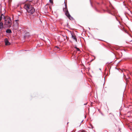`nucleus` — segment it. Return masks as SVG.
I'll return each mask as SVG.
<instances>
[{
  "label": "nucleus",
  "instance_id": "4468645a",
  "mask_svg": "<svg viewBox=\"0 0 132 132\" xmlns=\"http://www.w3.org/2000/svg\"><path fill=\"white\" fill-rule=\"evenodd\" d=\"M74 48H75L77 50V51H80V49L78 48L77 47H74Z\"/></svg>",
  "mask_w": 132,
  "mask_h": 132
},
{
  "label": "nucleus",
  "instance_id": "f3484780",
  "mask_svg": "<svg viewBox=\"0 0 132 132\" xmlns=\"http://www.w3.org/2000/svg\"><path fill=\"white\" fill-rule=\"evenodd\" d=\"M115 18L117 21H118L119 22V23H120V21L117 19V17L116 16H115Z\"/></svg>",
  "mask_w": 132,
  "mask_h": 132
},
{
  "label": "nucleus",
  "instance_id": "412c9836",
  "mask_svg": "<svg viewBox=\"0 0 132 132\" xmlns=\"http://www.w3.org/2000/svg\"><path fill=\"white\" fill-rule=\"evenodd\" d=\"M81 132H85L84 131H81Z\"/></svg>",
  "mask_w": 132,
  "mask_h": 132
},
{
  "label": "nucleus",
  "instance_id": "ddd939ff",
  "mask_svg": "<svg viewBox=\"0 0 132 132\" xmlns=\"http://www.w3.org/2000/svg\"><path fill=\"white\" fill-rule=\"evenodd\" d=\"M70 20H72L73 19V18L71 16V15L70 16H69V18H68Z\"/></svg>",
  "mask_w": 132,
  "mask_h": 132
},
{
  "label": "nucleus",
  "instance_id": "6ab92c4d",
  "mask_svg": "<svg viewBox=\"0 0 132 132\" xmlns=\"http://www.w3.org/2000/svg\"><path fill=\"white\" fill-rule=\"evenodd\" d=\"M55 47L57 48H58V49L59 48V47H57V46H55Z\"/></svg>",
  "mask_w": 132,
  "mask_h": 132
},
{
  "label": "nucleus",
  "instance_id": "39448f33",
  "mask_svg": "<svg viewBox=\"0 0 132 132\" xmlns=\"http://www.w3.org/2000/svg\"><path fill=\"white\" fill-rule=\"evenodd\" d=\"M64 3H65V7L64 8H63V11L64 12L65 11H67V12H68V10L67 9V6L66 4H65V1L64 2Z\"/></svg>",
  "mask_w": 132,
  "mask_h": 132
},
{
  "label": "nucleus",
  "instance_id": "9b49d317",
  "mask_svg": "<svg viewBox=\"0 0 132 132\" xmlns=\"http://www.w3.org/2000/svg\"><path fill=\"white\" fill-rule=\"evenodd\" d=\"M1 18H3L4 19H6V18H5V16L3 14H2L1 15Z\"/></svg>",
  "mask_w": 132,
  "mask_h": 132
},
{
  "label": "nucleus",
  "instance_id": "4be33fe9",
  "mask_svg": "<svg viewBox=\"0 0 132 132\" xmlns=\"http://www.w3.org/2000/svg\"><path fill=\"white\" fill-rule=\"evenodd\" d=\"M90 102H91V103H92V104H93V102H92L90 101Z\"/></svg>",
  "mask_w": 132,
  "mask_h": 132
},
{
  "label": "nucleus",
  "instance_id": "7ed1b4c3",
  "mask_svg": "<svg viewBox=\"0 0 132 132\" xmlns=\"http://www.w3.org/2000/svg\"><path fill=\"white\" fill-rule=\"evenodd\" d=\"M4 42L6 45H10L11 44L9 42L7 38L5 39Z\"/></svg>",
  "mask_w": 132,
  "mask_h": 132
},
{
  "label": "nucleus",
  "instance_id": "0eeeda50",
  "mask_svg": "<svg viewBox=\"0 0 132 132\" xmlns=\"http://www.w3.org/2000/svg\"><path fill=\"white\" fill-rule=\"evenodd\" d=\"M71 37L72 38L75 39L76 42H77V40L76 38L72 35L71 32Z\"/></svg>",
  "mask_w": 132,
  "mask_h": 132
},
{
  "label": "nucleus",
  "instance_id": "2eb2a0df",
  "mask_svg": "<svg viewBox=\"0 0 132 132\" xmlns=\"http://www.w3.org/2000/svg\"><path fill=\"white\" fill-rule=\"evenodd\" d=\"M108 12L110 14L112 15H113V14L112 13H111L109 11H108Z\"/></svg>",
  "mask_w": 132,
  "mask_h": 132
},
{
  "label": "nucleus",
  "instance_id": "6e6552de",
  "mask_svg": "<svg viewBox=\"0 0 132 132\" xmlns=\"http://www.w3.org/2000/svg\"><path fill=\"white\" fill-rule=\"evenodd\" d=\"M6 32L8 33H12V31L10 29H7L6 31Z\"/></svg>",
  "mask_w": 132,
  "mask_h": 132
},
{
  "label": "nucleus",
  "instance_id": "f257e3e1",
  "mask_svg": "<svg viewBox=\"0 0 132 132\" xmlns=\"http://www.w3.org/2000/svg\"><path fill=\"white\" fill-rule=\"evenodd\" d=\"M25 10L30 13L33 14L35 11L34 7L31 5V1H25Z\"/></svg>",
  "mask_w": 132,
  "mask_h": 132
},
{
  "label": "nucleus",
  "instance_id": "1a4fd4ad",
  "mask_svg": "<svg viewBox=\"0 0 132 132\" xmlns=\"http://www.w3.org/2000/svg\"><path fill=\"white\" fill-rule=\"evenodd\" d=\"M62 36L63 37H65V38H64V40H66V39L65 38L67 39V41H68V39H67V36L65 35V34L64 35H62Z\"/></svg>",
  "mask_w": 132,
  "mask_h": 132
},
{
  "label": "nucleus",
  "instance_id": "5701e85b",
  "mask_svg": "<svg viewBox=\"0 0 132 132\" xmlns=\"http://www.w3.org/2000/svg\"><path fill=\"white\" fill-rule=\"evenodd\" d=\"M87 103H86V104H84V105H86V104H87Z\"/></svg>",
  "mask_w": 132,
  "mask_h": 132
},
{
  "label": "nucleus",
  "instance_id": "dca6fc26",
  "mask_svg": "<svg viewBox=\"0 0 132 132\" xmlns=\"http://www.w3.org/2000/svg\"><path fill=\"white\" fill-rule=\"evenodd\" d=\"M50 2L51 3H53V1L52 0H49Z\"/></svg>",
  "mask_w": 132,
  "mask_h": 132
},
{
  "label": "nucleus",
  "instance_id": "20e7f679",
  "mask_svg": "<svg viewBox=\"0 0 132 132\" xmlns=\"http://www.w3.org/2000/svg\"><path fill=\"white\" fill-rule=\"evenodd\" d=\"M26 31H25V32ZM30 37L29 32H25V39L26 38H29Z\"/></svg>",
  "mask_w": 132,
  "mask_h": 132
},
{
  "label": "nucleus",
  "instance_id": "f8f14e48",
  "mask_svg": "<svg viewBox=\"0 0 132 132\" xmlns=\"http://www.w3.org/2000/svg\"><path fill=\"white\" fill-rule=\"evenodd\" d=\"M3 27V23L2 22L0 23V29Z\"/></svg>",
  "mask_w": 132,
  "mask_h": 132
},
{
  "label": "nucleus",
  "instance_id": "b1692460",
  "mask_svg": "<svg viewBox=\"0 0 132 132\" xmlns=\"http://www.w3.org/2000/svg\"><path fill=\"white\" fill-rule=\"evenodd\" d=\"M75 47H77V46L76 45H75Z\"/></svg>",
  "mask_w": 132,
  "mask_h": 132
},
{
  "label": "nucleus",
  "instance_id": "bb28decb",
  "mask_svg": "<svg viewBox=\"0 0 132 132\" xmlns=\"http://www.w3.org/2000/svg\"><path fill=\"white\" fill-rule=\"evenodd\" d=\"M25 7V5L24 6V7Z\"/></svg>",
  "mask_w": 132,
  "mask_h": 132
},
{
  "label": "nucleus",
  "instance_id": "aec40b11",
  "mask_svg": "<svg viewBox=\"0 0 132 132\" xmlns=\"http://www.w3.org/2000/svg\"><path fill=\"white\" fill-rule=\"evenodd\" d=\"M104 132H108V131L107 130H105L104 131Z\"/></svg>",
  "mask_w": 132,
  "mask_h": 132
},
{
  "label": "nucleus",
  "instance_id": "423d86ee",
  "mask_svg": "<svg viewBox=\"0 0 132 132\" xmlns=\"http://www.w3.org/2000/svg\"><path fill=\"white\" fill-rule=\"evenodd\" d=\"M65 13L66 16H67L68 18H69V16H70V15L69 14L68 11V12L67 11H65Z\"/></svg>",
  "mask_w": 132,
  "mask_h": 132
},
{
  "label": "nucleus",
  "instance_id": "f03ea898",
  "mask_svg": "<svg viewBox=\"0 0 132 132\" xmlns=\"http://www.w3.org/2000/svg\"><path fill=\"white\" fill-rule=\"evenodd\" d=\"M5 24L7 26L9 27H11L12 23V21L10 18L8 17L5 20Z\"/></svg>",
  "mask_w": 132,
  "mask_h": 132
},
{
  "label": "nucleus",
  "instance_id": "9d476101",
  "mask_svg": "<svg viewBox=\"0 0 132 132\" xmlns=\"http://www.w3.org/2000/svg\"><path fill=\"white\" fill-rule=\"evenodd\" d=\"M26 25H27V26H28V27H30L31 26V22L30 21H29V23L28 24V25H27V24H26Z\"/></svg>",
  "mask_w": 132,
  "mask_h": 132
},
{
  "label": "nucleus",
  "instance_id": "a878e982",
  "mask_svg": "<svg viewBox=\"0 0 132 132\" xmlns=\"http://www.w3.org/2000/svg\"><path fill=\"white\" fill-rule=\"evenodd\" d=\"M88 28L89 29H90V28H89V27H88Z\"/></svg>",
  "mask_w": 132,
  "mask_h": 132
},
{
  "label": "nucleus",
  "instance_id": "393cba45",
  "mask_svg": "<svg viewBox=\"0 0 132 132\" xmlns=\"http://www.w3.org/2000/svg\"><path fill=\"white\" fill-rule=\"evenodd\" d=\"M90 3H91V4L92 6V4H91V2H90Z\"/></svg>",
  "mask_w": 132,
  "mask_h": 132
},
{
  "label": "nucleus",
  "instance_id": "cd10ccee",
  "mask_svg": "<svg viewBox=\"0 0 132 132\" xmlns=\"http://www.w3.org/2000/svg\"><path fill=\"white\" fill-rule=\"evenodd\" d=\"M100 69V70H101V69Z\"/></svg>",
  "mask_w": 132,
  "mask_h": 132
},
{
  "label": "nucleus",
  "instance_id": "a211bd4d",
  "mask_svg": "<svg viewBox=\"0 0 132 132\" xmlns=\"http://www.w3.org/2000/svg\"><path fill=\"white\" fill-rule=\"evenodd\" d=\"M2 18H1V16H0V21H1V20H2Z\"/></svg>",
  "mask_w": 132,
  "mask_h": 132
}]
</instances>
